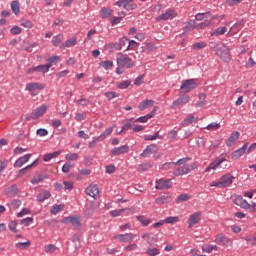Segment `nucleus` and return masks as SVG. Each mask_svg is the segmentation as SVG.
<instances>
[{
    "label": "nucleus",
    "mask_w": 256,
    "mask_h": 256,
    "mask_svg": "<svg viewBox=\"0 0 256 256\" xmlns=\"http://www.w3.org/2000/svg\"><path fill=\"white\" fill-rule=\"evenodd\" d=\"M71 167L72 164L71 162H66L63 166H62V173H69V171H71Z\"/></svg>",
    "instance_id": "0e129e2a"
},
{
    "label": "nucleus",
    "mask_w": 256,
    "mask_h": 256,
    "mask_svg": "<svg viewBox=\"0 0 256 256\" xmlns=\"http://www.w3.org/2000/svg\"><path fill=\"white\" fill-rule=\"evenodd\" d=\"M211 25V20H205L204 22L195 26V29H205Z\"/></svg>",
    "instance_id": "13d9d810"
},
{
    "label": "nucleus",
    "mask_w": 256,
    "mask_h": 256,
    "mask_svg": "<svg viewBox=\"0 0 256 256\" xmlns=\"http://www.w3.org/2000/svg\"><path fill=\"white\" fill-rule=\"evenodd\" d=\"M117 241H122V243H132L135 239V234L126 233V234H118L114 237Z\"/></svg>",
    "instance_id": "9d476101"
},
{
    "label": "nucleus",
    "mask_w": 256,
    "mask_h": 256,
    "mask_svg": "<svg viewBox=\"0 0 256 256\" xmlns=\"http://www.w3.org/2000/svg\"><path fill=\"white\" fill-rule=\"evenodd\" d=\"M215 243L218 245H231V239L227 238V236L223 234L216 235Z\"/></svg>",
    "instance_id": "4be33fe9"
},
{
    "label": "nucleus",
    "mask_w": 256,
    "mask_h": 256,
    "mask_svg": "<svg viewBox=\"0 0 256 256\" xmlns=\"http://www.w3.org/2000/svg\"><path fill=\"white\" fill-rule=\"evenodd\" d=\"M75 45H77V38H71L66 40V42L63 43L60 47L63 49L65 47H75Z\"/></svg>",
    "instance_id": "4c0bfd02"
},
{
    "label": "nucleus",
    "mask_w": 256,
    "mask_h": 256,
    "mask_svg": "<svg viewBox=\"0 0 256 256\" xmlns=\"http://www.w3.org/2000/svg\"><path fill=\"white\" fill-rule=\"evenodd\" d=\"M62 223H64L65 225H68V223H71V225H73V227H76L77 229L81 227V220L79 216H68L62 219Z\"/></svg>",
    "instance_id": "423d86ee"
},
{
    "label": "nucleus",
    "mask_w": 256,
    "mask_h": 256,
    "mask_svg": "<svg viewBox=\"0 0 256 256\" xmlns=\"http://www.w3.org/2000/svg\"><path fill=\"white\" fill-rule=\"evenodd\" d=\"M171 201H173V196L171 195H163L155 199L156 205H167V203H171Z\"/></svg>",
    "instance_id": "412c9836"
},
{
    "label": "nucleus",
    "mask_w": 256,
    "mask_h": 256,
    "mask_svg": "<svg viewBox=\"0 0 256 256\" xmlns=\"http://www.w3.org/2000/svg\"><path fill=\"white\" fill-rule=\"evenodd\" d=\"M205 47H207V43L205 41H200L192 45V49H194V51H201V49H205Z\"/></svg>",
    "instance_id": "ea45409f"
},
{
    "label": "nucleus",
    "mask_w": 256,
    "mask_h": 256,
    "mask_svg": "<svg viewBox=\"0 0 256 256\" xmlns=\"http://www.w3.org/2000/svg\"><path fill=\"white\" fill-rule=\"evenodd\" d=\"M37 165H39V158H37L33 163L26 166L25 168H22L21 170H19V174L25 175V173H27V171H29V169H31L32 167H37Z\"/></svg>",
    "instance_id": "c9c22d12"
},
{
    "label": "nucleus",
    "mask_w": 256,
    "mask_h": 256,
    "mask_svg": "<svg viewBox=\"0 0 256 256\" xmlns=\"http://www.w3.org/2000/svg\"><path fill=\"white\" fill-rule=\"evenodd\" d=\"M135 0H122L123 3V9L126 11H134V9H137V4H133Z\"/></svg>",
    "instance_id": "cd10ccee"
},
{
    "label": "nucleus",
    "mask_w": 256,
    "mask_h": 256,
    "mask_svg": "<svg viewBox=\"0 0 256 256\" xmlns=\"http://www.w3.org/2000/svg\"><path fill=\"white\" fill-rule=\"evenodd\" d=\"M225 33H227V27H219L211 33V36L217 37L219 35H225Z\"/></svg>",
    "instance_id": "58836bf2"
},
{
    "label": "nucleus",
    "mask_w": 256,
    "mask_h": 256,
    "mask_svg": "<svg viewBox=\"0 0 256 256\" xmlns=\"http://www.w3.org/2000/svg\"><path fill=\"white\" fill-rule=\"evenodd\" d=\"M197 87V80L196 79H189V80H183L182 85L180 87L181 93H189L193 91Z\"/></svg>",
    "instance_id": "7ed1b4c3"
},
{
    "label": "nucleus",
    "mask_w": 256,
    "mask_h": 256,
    "mask_svg": "<svg viewBox=\"0 0 256 256\" xmlns=\"http://www.w3.org/2000/svg\"><path fill=\"white\" fill-rule=\"evenodd\" d=\"M220 127H221V124L217 122H212L206 127V129H208V131H216V129H219Z\"/></svg>",
    "instance_id": "4d7b16f0"
},
{
    "label": "nucleus",
    "mask_w": 256,
    "mask_h": 256,
    "mask_svg": "<svg viewBox=\"0 0 256 256\" xmlns=\"http://www.w3.org/2000/svg\"><path fill=\"white\" fill-rule=\"evenodd\" d=\"M43 89H45V85L39 84L37 82L26 84L27 91H43Z\"/></svg>",
    "instance_id": "5701e85b"
},
{
    "label": "nucleus",
    "mask_w": 256,
    "mask_h": 256,
    "mask_svg": "<svg viewBox=\"0 0 256 256\" xmlns=\"http://www.w3.org/2000/svg\"><path fill=\"white\" fill-rule=\"evenodd\" d=\"M137 45H139L135 40H130L129 44L126 48V51H131L133 49H135V47H137Z\"/></svg>",
    "instance_id": "338daca9"
},
{
    "label": "nucleus",
    "mask_w": 256,
    "mask_h": 256,
    "mask_svg": "<svg viewBox=\"0 0 256 256\" xmlns=\"http://www.w3.org/2000/svg\"><path fill=\"white\" fill-rule=\"evenodd\" d=\"M32 154H26L20 158H18L15 163H14V167L19 168V167H23V165H25V163H27L29 161V159H31Z\"/></svg>",
    "instance_id": "b1692460"
},
{
    "label": "nucleus",
    "mask_w": 256,
    "mask_h": 256,
    "mask_svg": "<svg viewBox=\"0 0 256 256\" xmlns=\"http://www.w3.org/2000/svg\"><path fill=\"white\" fill-rule=\"evenodd\" d=\"M201 221V212H196L192 215H190V218L188 220V226L189 228H193L194 225H197Z\"/></svg>",
    "instance_id": "aec40b11"
},
{
    "label": "nucleus",
    "mask_w": 256,
    "mask_h": 256,
    "mask_svg": "<svg viewBox=\"0 0 256 256\" xmlns=\"http://www.w3.org/2000/svg\"><path fill=\"white\" fill-rule=\"evenodd\" d=\"M106 49H110V51L116 50V51H121L119 43H109L106 44Z\"/></svg>",
    "instance_id": "864d4df0"
},
{
    "label": "nucleus",
    "mask_w": 256,
    "mask_h": 256,
    "mask_svg": "<svg viewBox=\"0 0 256 256\" xmlns=\"http://www.w3.org/2000/svg\"><path fill=\"white\" fill-rule=\"evenodd\" d=\"M195 169H197V164H185L184 166L174 170L173 175L175 177H181V175H187L188 173H191V171H195Z\"/></svg>",
    "instance_id": "f03ea898"
},
{
    "label": "nucleus",
    "mask_w": 256,
    "mask_h": 256,
    "mask_svg": "<svg viewBox=\"0 0 256 256\" xmlns=\"http://www.w3.org/2000/svg\"><path fill=\"white\" fill-rule=\"evenodd\" d=\"M4 193L6 195V197H17V195H19V193H21V190H19V188H17V185L13 184L8 188H5Z\"/></svg>",
    "instance_id": "2eb2a0df"
},
{
    "label": "nucleus",
    "mask_w": 256,
    "mask_h": 256,
    "mask_svg": "<svg viewBox=\"0 0 256 256\" xmlns=\"http://www.w3.org/2000/svg\"><path fill=\"white\" fill-rule=\"evenodd\" d=\"M100 67H103V69H112L113 68V61L111 60H106L100 62Z\"/></svg>",
    "instance_id": "603ef678"
},
{
    "label": "nucleus",
    "mask_w": 256,
    "mask_h": 256,
    "mask_svg": "<svg viewBox=\"0 0 256 256\" xmlns=\"http://www.w3.org/2000/svg\"><path fill=\"white\" fill-rule=\"evenodd\" d=\"M85 193L86 195H89V197L97 199V197H99V187L97 186V184H91L86 188Z\"/></svg>",
    "instance_id": "9b49d317"
},
{
    "label": "nucleus",
    "mask_w": 256,
    "mask_h": 256,
    "mask_svg": "<svg viewBox=\"0 0 256 256\" xmlns=\"http://www.w3.org/2000/svg\"><path fill=\"white\" fill-rule=\"evenodd\" d=\"M116 63L118 67H124L126 69H133V67H135V62H133L127 54L120 53V57L116 59Z\"/></svg>",
    "instance_id": "f257e3e1"
},
{
    "label": "nucleus",
    "mask_w": 256,
    "mask_h": 256,
    "mask_svg": "<svg viewBox=\"0 0 256 256\" xmlns=\"http://www.w3.org/2000/svg\"><path fill=\"white\" fill-rule=\"evenodd\" d=\"M233 203L238 207H241V209H251V204H249L247 200L243 199V196H236L233 200Z\"/></svg>",
    "instance_id": "1a4fd4ad"
},
{
    "label": "nucleus",
    "mask_w": 256,
    "mask_h": 256,
    "mask_svg": "<svg viewBox=\"0 0 256 256\" xmlns=\"http://www.w3.org/2000/svg\"><path fill=\"white\" fill-rule=\"evenodd\" d=\"M179 218L175 216H170L165 219L164 223H168L169 225H173V223H178Z\"/></svg>",
    "instance_id": "052dcab7"
},
{
    "label": "nucleus",
    "mask_w": 256,
    "mask_h": 256,
    "mask_svg": "<svg viewBox=\"0 0 256 256\" xmlns=\"http://www.w3.org/2000/svg\"><path fill=\"white\" fill-rule=\"evenodd\" d=\"M59 61H61V57L52 56V57L48 58L46 65L49 67V69H51L53 67V65H57V63H59Z\"/></svg>",
    "instance_id": "f704fd0d"
},
{
    "label": "nucleus",
    "mask_w": 256,
    "mask_h": 256,
    "mask_svg": "<svg viewBox=\"0 0 256 256\" xmlns=\"http://www.w3.org/2000/svg\"><path fill=\"white\" fill-rule=\"evenodd\" d=\"M240 135H241V133H239V131L232 132L230 137L226 141L227 147H233V143H235V141H237L239 139Z\"/></svg>",
    "instance_id": "bb28decb"
},
{
    "label": "nucleus",
    "mask_w": 256,
    "mask_h": 256,
    "mask_svg": "<svg viewBox=\"0 0 256 256\" xmlns=\"http://www.w3.org/2000/svg\"><path fill=\"white\" fill-rule=\"evenodd\" d=\"M11 9L14 15H19V13H21V3L18 0L12 1Z\"/></svg>",
    "instance_id": "473e14b6"
},
{
    "label": "nucleus",
    "mask_w": 256,
    "mask_h": 256,
    "mask_svg": "<svg viewBox=\"0 0 256 256\" xmlns=\"http://www.w3.org/2000/svg\"><path fill=\"white\" fill-rule=\"evenodd\" d=\"M245 241L247 243H249L250 245H252V247H254L256 245V236H254V237H246Z\"/></svg>",
    "instance_id": "774afa93"
},
{
    "label": "nucleus",
    "mask_w": 256,
    "mask_h": 256,
    "mask_svg": "<svg viewBox=\"0 0 256 256\" xmlns=\"http://www.w3.org/2000/svg\"><path fill=\"white\" fill-rule=\"evenodd\" d=\"M62 41H63V34H58L56 36H53L52 45H54V47H58Z\"/></svg>",
    "instance_id": "37998d69"
},
{
    "label": "nucleus",
    "mask_w": 256,
    "mask_h": 256,
    "mask_svg": "<svg viewBox=\"0 0 256 256\" xmlns=\"http://www.w3.org/2000/svg\"><path fill=\"white\" fill-rule=\"evenodd\" d=\"M171 187H172L171 179H167V180L160 179L156 181V186H155L156 189L163 191L165 189H171Z\"/></svg>",
    "instance_id": "ddd939ff"
},
{
    "label": "nucleus",
    "mask_w": 256,
    "mask_h": 256,
    "mask_svg": "<svg viewBox=\"0 0 256 256\" xmlns=\"http://www.w3.org/2000/svg\"><path fill=\"white\" fill-rule=\"evenodd\" d=\"M16 249H28V247H31V241L27 242H19L15 245Z\"/></svg>",
    "instance_id": "09e8293b"
},
{
    "label": "nucleus",
    "mask_w": 256,
    "mask_h": 256,
    "mask_svg": "<svg viewBox=\"0 0 256 256\" xmlns=\"http://www.w3.org/2000/svg\"><path fill=\"white\" fill-rule=\"evenodd\" d=\"M224 161H227L225 158H217L213 162H211L205 169V173H209V171L219 168L221 166V163H224Z\"/></svg>",
    "instance_id": "4468645a"
},
{
    "label": "nucleus",
    "mask_w": 256,
    "mask_h": 256,
    "mask_svg": "<svg viewBox=\"0 0 256 256\" xmlns=\"http://www.w3.org/2000/svg\"><path fill=\"white\" fill-rule=\"evenodd\" d=\"M111 133H113V127L107 128L102 134H100V136H98V138H100L101 141H105Z\"/></svg>",
    "instance_id": "79ce46f5"
},
{
    "label": "nucleus",
    "mask_w": 256,
    "mask_h": 256,
    "mask_svg": "<svg viewBox=\"0 0 256 256\" xmlns=\"http://www.w3.org/2000/svg\"><path fill=\"white\" fill-rule=\"evenodd\" d=\"M175 167H176L175 162H166V163H164L162 165V169H165V170H167V169H175Z\"/></svg>",
    "instance_id": "e2e57ef3"
},
{
    "label": "nucleus",
    "mask_w": 256,
    "mask_h": 256,
    "mask_svg": "<svg viewBox=\"0 0 256 256\" xmlns=\"http://www.w3.org/2000/svg\"><path fill=\"white\" fill-rule=\"evenodd\" d=\"M48 109L49 107H47V105H41L32 112L31 119H39V117H43Z\"/></svg>",
    "instance_id": "6e6552de"
},
{
    "label": "nucleus",
    "mask_w": 256,
    "mask_h": 256,
    "mask_svg": "<svg viewBox=\"0 0 256 256\" xmlns=\"http://www.w3.org/2000/svg\"><path fill=\"white\" fill-rule=\"evenodd\" d=\"M49 66L47 64L38 65L36 67H33L31 69H28V73H42V75H45V73H49Z\"/></svg>",
    "instance_id": "dca6fc26"
},
{
    "label": "nucleus",
    "mask_w": 256,
    "mask_h": 256,
    "mask_svg": "<svg viewBox=\"0 0 256 256\" xmlns=\"http://www.w3.org/2000/svg\"><path fill=\"white\" fill-rule=\"evenodd\" d=\"M7 206L11 207L12 209H19V207H21V200L13 199L9 204H7Z\"/></svg>",
    "instance_id": "c03bdc74"
},
{
    "label": "nucleus",
    "mask_w": 256,
    "mask_h": 256,
    "mask_svg": "<svg viewBox=\"0 0 256 256\" xmlns=\"http://www.w3.org/2000/svg\"><path fill=\"white\" fill-rule=\"evenodd\" d=\"M29 213H31L29 208H23L20 212L17 213V217L21 218L24 217V215H29Z\"/></svg>",
    "instance_id": "69168bd1"
},
{
    "label": "nucleus",
    "mask_w": 256,
    "mask_h": 256,
    "mask_svg": "<svg viewBox=\"0 0 256 256\" xmlns=\"http://www.w3.org/2000/svg\"><path fill=\"white\" fill-rule=\"evenodd\" d=\"M50 197L51 193L49 191H43L37 195V201L43 203V201H46V199H49Z\"/></svg>",
    "instance_id": "72a5a7b5"
},
{
    "label": "nucleus",
    "mask_w": 256,
    "mask_h": 256,
    "mask_svg": "<svg viewBox=\"0 0 256 256\" xmlns=\"http://www.w3.org/2000/svg\"><path fill=\"white\" fill-rule=\"evenodd\" d=\"M159 153V146L157 144H151L146 147V149L140 154V157H149L150 155H155Z\"/></svg>",
    "instance_id": "39448f33"
},
{
    "label": "nucleus",
    "mask_w": 256,
    "mask_h": 256,
    "mask_svg": "<svg viewBox=\"0 0 256 256\" xmlns=\"http://www.w3.org/2000/svg\"><path fill=\"white\" fill-rule=\"evenodd\" d=\"M61 153H63V151L58 150V151H55L53 153L45 154L43 156V161L49 162V161H51V159H55V157H59V155H61Z\"/></svg>",
    "instance_id": "2f4dec72"
},
{
    "label": "nucleus",
    "mask_w": 256,
    "mask_h": 256,
    "mask_svg": "<svg viewBox=\"0 0 256 256\" xmlns=\"http://www.w3.org/2000/svg\"><path fill=\"white\" fill-rule=\"evenodd\" d=\"M216 54L218 57H221L223 61H226V63L231 61V50H229V47L225 46V44L220 45V48L217 49Z\"/></svg>",
    "instance_id": "20e7f679"
},
{
    "label": "nucleus",
    "mask_w": 256,
    "mask_h": 256,
    "mask_svg": "<svg viewBox=\"0 0 256 256\" xmlns=\"http://www.w3.org/2000/svg\"><path fill=\"white\" fill-rule=\"evenodd\" d=\"M159 253H161V251L159 250V248H148L146 250V254L148 256H157L159 255Z\"/></svg>",
    "instance_id": "8fccbe9b"
},
{
    "label": "nucleus",
    "mask_w": 256,
    "mask_h": 256,
    "mask_svg": "<svg viewBox=\"0 0 256 256\" xmlns=\"http://www.w3.org/2000/svg\"><path fill=\"white\" fill-rule=\"evenodd\" d=\"M45 179H47L46 175H38L37 177H34L31 180L32 185H37V183H41L43 181H45Z\"/></svg>",
    "instance_id": "de8ad7c7"
},
{
    "label": "nucleus",
    "mask_w": 256,
    "mask_h": 256,
    "mask_svg": "<svg viewBox=\"0 0 256 256\" xmlns=\"http://www.w3.org/2000/svg\"><path fill=\"white\" fill-rule=\"evenodd\" d=\"M191 196L189 194H181L177 197L176 203H183L184 201H189Z\"/></svg>",
    "instance_id": "3c124183"
},
{
    "label": "nucleus",
    "mask_w": 256,
    "mask_h": 256,
    "mask_svg": "<svg viewBox=\"0 0 256 256\" xmlns=\"http://www.w3.org/2000/svg\"><path fill=\"white\" fill-rule=\"evenodd\" d=\"M233 179H235V177H233L231 174H226L224 176H222L220 178V182L222 183V187H231V185H233Z\"/></svg>",
    "instance_id": "6ab92c4d"
},
{
    "label": "nucleus",
    "mask_w": 256,
    "mask_h": 256,
    "mask_svg": "<svg viewBox=\"0 0 256 256\" xmlns=\"http://www.w3.org/2000/svg\"><path fill=\"white\" fill-rule=\"evenodd\" d=\"M174 17H177V12L175 10H167L165 13L159 15L156 18V21H167V19H174Z\"/></svg>",
    "instance_id": "f8f14e48"
},
{
    "label": "nucleus",
    "mask_w": 256,
    "mask_h": 256,
    "mask_svg": "<svg viewBox=\"0 0 256 256\" xmlns=\"http://www.w3.org/2000/svg\"><path fill=\"white\" fill-rule=\"evenodd\" d=\"M123 213H125V215H129V213H131V209L123 208V209H119V210L110 211L111 217H119V216L123 215Z\"/></svg>",
    "instance_id": "c85d7f7f"
},
{
    "label": "nucleus",
    "mask_w": 256,
    "mask_h": 256,
    "mask_svg": "<svg viewBox=\"0 0 256 256\" xmlns=\"http://www.w3.org/2000/svg\"><path fill=\"white\" fill-rule=\"evenodd\" d=\"M155 139H159V131L155 132L153 135H145V141H155Z\"/></svg>",
    "instance_id": "6e6d98bb"
},
{
    "label": "nucleus",
    "mask_w": 256,
    "mask_h": 256,
    "mask_svg": "<svg viewBox=\"0 0 256 256\" xmlns=\"http://www.w3.org/2000/svg\"><path fill=\"white\" fill-rule=\"evenodd\" d=\"M113 14V10H111V8H102L100 10V16L102 19H107L108 17H111V15Z\"/></svg>",
    "instance_id": "e433bc0d"
},
{
    "label": "nucleus",
    "mask_w": 256,
    "mask_h": 256,
    "mask_svg": "<svg viewBox=\"0 0 256 256\" xmlns=\"http://www.w3.org/2000/svg\"><path fill=\"white\" fill-rule=\"evenodd\" d=\"M142 239L147 242L148 245H153L157 243V236H153V234L146 232L142 234Z\"/></svg>",
    "instance_id": "a878e982"
},
{
    "label": "nucleus",
    "mask_w": 256,
    "mask_h": 256,
    "mask_svg": "<svg viewBox=\"0 0 256 256\" xmlns=\"http://www.w3.org/2000/svg\"><path fill=\"white\" fill-rule=\"evenodd\" d=\"M136 219L137 221L141 222V225H143V227H148V225H151V223H153V219L143 215L137 216Z\"/></svg>",
    "instance_id": "7c9ffc66"
},
{
    "label": "nucleus",
    "mask_w": 256,
    "mask_h": 256,
    "mask_svg": "<svg viewBox=\"0 0 256 256\" xmlns=\"http://www.w3.org/2000/svg\"><path fill=\"white\" fill-rule=\"evenodd\" d=\"M125 153H129V146L127 145H122L111 150V154L114 157H119V155H125Z\"/></svg>",
    "instance_id": "a211bd4d"
},
{
    "label": "nucleus",
    "mask_w": 256,
    "mask_h": 256,
    "mask_svg": "<svg viewBox=\"0 0 256 256\" xmlns=\"http://www.w3.org/2000/svg\"><path fill=\"white\" fill-rule=\"evenodd\" d=\"M36 135L39 137H46V135H49V131H47L45 128H40L36 131Z\"/></svg>",
    "instance_id": "680f3d73"
},
{
    "label": "nucleus",
    "mask_w": 256,
    "mask_h": 256,
    "mask_svg": "<svg viewBox=\"0 0 256 256\" xmlns=\"http://www.w3.org/2000/svg\"><path fill=\"white\" fill-rule=\"evenodd\" d=\"M21 225H24L25 227H29L31 223H33V217H27L22 220H20Z\"/></svg>",
    "instance_id": "bf43d9fd"
},
{
    "label": "nucleus",
    "mask_w": 256,
    "mask_h": 256,
    "mask_svg": "<svg viewBox=\"0 0 256 256\" xmlns=\"http://www.w3.org/2000/svg\"><path fill=\"white\" fill-rule=\"evenodd\" d=\"M17 225H19V221L14 220L8 224V228L10 229V231H12V233H18L19 230H17Z\"/></svg>",
    "instance_id": "a18cd8bd"
},
{
    "label": "nucleus",
    "mask_w": 256,
    "mask_h": 256,
    "mask_svg": "<svg viewBox=\"0 0 256 256\" xmlns=\"http://www.w3.org/2000/svg\"><path fill=\"white\" fill-rule=\"evenodd\" d=\"M131 86V80H124L117 84L118 89H128Z\"/></svg>",
    "instance_id": "49530a36"
},
{
    "label": "nucleus",
    "mask_w": 256,
    "mask_h": 256,
    "mask_svg": "<svg viewBox=\"0 0 256 256\" xmlns=\"http://www.w3.org/2000/svg\"><path fill=\"white\" fill-rule=\"evenodd\" d=\"M197 121H199L198 117H194L193 114L188 115L187 118H185L180 125L182 127H187L189 125H193V123H197Z\"/></svg>",
    "instance_id": "393cba45"
},
{
    "label": "nucleus",
    "mask_w": 256,
    "mask_h": 256,
    "mask_svg": "<svg viewBox=\"0 0 256 256\" xmlns=\"http://www.w3.org/2000/svg\"><path fill=\"white\" fill-rule=\"evenodd\" d=\"M63 209H65V205L63 204H59V205H55L51 208V214L52 215H57L58 213H61V211H63Z\"/></svg>",
    "instance_id": "a19ab883"
},
{
    "label": "nucleus",
    "mask_w": 256,
    "mask_h": 256,
    "mask_svg": "<svg viewBox=\"0 0 256 256\" xmlns=\"http://www.w3.org/2000/svg\"><path fill=\"white\" fill-rule=\"evenodd\" d=\"M247 147H249V142L244 143V145L241 148L235 150L232 153V159H239L243 157V155L247 153Z\"/></svg>",
    "instance_id": "f3484780"
},
{
    "label": "nucleus",
    "mask_w": 256,
    "mask_h": 256,
    "mask_svg": "<svg viewBox=\"0 0 256 256\" xmlns=\"http://www.w3.org/2000/svg\"><path fill=\"white\" fill-rule=\"evenodd\" d=\"M155 105V101L153 100H145L140 102L138 109L139 111H145V109H149V107H153Z\"/></svg>",
    "instance_id": "c756f323"
},
{
    "label": "nucleus",
    "mask_w": 256,
    "mask_h": 256,
    "mask_svg": "<svg viewBox=\"0 0 256 256\" xmlns=\"http://www.w3.org/2000/svg\"><path fill=\"white\" fill-rule=\"evenodd\" d=\"M189 95H182L177 100L172 102L171 108L177 109L178 107H183V105H187L189 103Z\"/></svg>",
    "instance_id": "0eeeda50"
},
{
    "label": "nucleus",
    "mask_w": 256,
    "mask_h": 256,
    "mask_svg": "<svg viewBox=\"0 0 256 256\" xmlns=\"http://www.w3.org/2000/svg\"><path fill=\"white\" fill-rule=\"evenodd\" d=\"M46 253H55L57 251V246L54 244H48L44 247Z\"/></svg>",
    "instance_id": "5fc2aeb1"
}]
</instances>
